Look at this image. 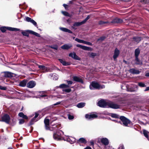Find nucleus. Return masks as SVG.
<instances>
[{"mask_svg":"<svg viewBox=\"0 0 149 149\" xmlns=\"http://www.w3.org/2000/svg\"><path fill=\"white\" fill-rule=\"evenodd\" d=\"M38 67L40 69L42 70L43 72H48L49 70L47 67L43 65H38Z\"/></svg>","mask_w":149,"mask_h":149,"instance_id":"4468645a","label":"nucleus"},{"mask_svg":"<svg viewBox=\"0 0 149 149\" xmlns=\"http://www.w3.org/2000/svg\"><path fill=\"white\" fill-rule=\"evenodd\" d=\"M130 72L133 74H139L140 72L138 70H136L134 69H132L130 70Z\"/></svg>","mask_w":149,"mask_h":149,"instance_id":"412c9836","label":"nucleus"},{"mask_svg":"<svg viewBox=\"0 0 149 149\" xmlns=\"http://www.w3.org/2000/svg\"><path fill=\"white\" fill-rule=\"evenodd\" d=\"M86 44L88 45H92V44L91 43L89 42H87Z\"/></svg>","mask_w":149,"mask_h":149,"instance_id":"6e6d98bb","label":"nucleus"},{"mask_svg":"<svg viewBox=\"0 0 149 149\" xmlns=\"http://www.w3.org/2000/svg\"><path fill=\"white\" fill-rule=\"evenodd\" d=\"M138 85L141 87H144L146 86L145 84L142 82L139 83H138Z\"/></svg>","mask_w":149,"mask_h":149,"instance_id":"e433bc0d","label":"nucleus"},{"mask_svg":"<svg viewBox=\"0 0 149 149\" xmlns=\"http://www.w3.org/2000/svg\"><path fill=\"white\" fill-rule=\"evenodd\" d=\"M84 149H92L89 146H87L84 148Z\"/></svg>","mask_w":149,"mask_h":149,"instance_id":"13d9d810","label":"nucleus"},{"mask_svg":"<svg viewBox=\"0 0 149 149\" xmlns=\"http://www.w3.org/2000/svg\"><path fill=\"white\" fill-rule=\"evenodd\" d=\"M111 116L112 117L114 118H118V116L117 115L115 114H114V113H111Z\"/></svg>","mask_w":149,"mask_h":149,"instance_id":"4c0bfd02","label":"nucleus"},{"mask_svg":"<svg viewBox=\"0 0 149 149\" xmlns=\"http://www.w3.org/2000/svg\"><path fill=\"white\" fill-rule=\"evenodd\" d=\"M97 104L98 106L103 107H108L113 109H117L119 108L120 107V106L112 102L107 103L104 100L99 101Z\"/></svg>","mask_w":149,"mask_h":149,"instance_id":"f257e3e1","label":"nucleus"},{"mask_svg":"<svg viewBox=\"0 0 149 149\" xmlns=\"http://www.w3.org/2000/svg\"><path fill=\"white\" fill-rule=\"evenodd\" d=\"M90 18V16H88L83 21V22H84V23L87 21V20H88Z\"/></svg>","mask_w":149,"mask_h":149,"instance_id":"09e8293b","label":"nucleus"},{"mask_svg":"<svg viewBox=\"0 0 149 149\" xmlns=\"http://www.w3.org/2000/svg\"><path fill=\"white\" fill-rule=\"evenodd\" d=\"M62 14L65 16H69V14L67 12L65 11H62Z\"/></svg>","mask_w":149,"mask_h":149,"instance_id":"a19ab883","label":"nucleus"},{"mask_svg":"<svg viewBox=\"0 0 149 149\" xmlns=\"http://www.w3.org/2000/svg\"><path fill=\"white\" fill-rule=\"evenodd\" d=\"M78 141L79 143H86V141L85 139L83 138L79 139L78 140Z\"/></svg>","mask_w":149,"mask_h":149,"instance_id":"cd10ccee","label":"nucleus"},{"mask_svg":"<svg viewBox=\"0 0 149 149\" xmlns=\"http://www.w3.org/2000/svg\"><path fill=\"white\" fill-rule=\"evenodd\" d=\"M143 134L144 135V136L146 137L148 139V132H147L145 130H144L143 131Z\"/></svg>","mask_w":149,"mask_h":149,"instance_id":"c9c22d12","label":"nucleus"},{"mask_svg":"<svg viewBox=\"0 0 149 149\" xmlns=\"http://www.w3.org/2000/svg\"><path fill=\"white\" fill-rule=\"evenodd\" d=\"M119 54V51L117 48H116L115 50L114 54L113 56V58L114 61L116 60V58L118 56Z\"/></svg>","mask_w":149,"mask_h":149,"instance_id":"f8f14e48","label":"nucleus"},{"mask_svg":"<svg viewBox=\"0 0 149 149\" xmlns=\"http://www.w3.org/2000/svg\"><path fill=\"white\" fill-rule=\"evenodd\" d=\"M148 90H149V86L146 87V89L144 90L145 91H147Z\"/></svg>","mask_w":149,"mask_h":149,"instance_id":"052dcab7","label":"nucleus"},{"mask_svg":"<svg viewBox=\"0 0 149 149\" xmlns=\"http://www.w3.org/2000/svg\"><path fill=\"white\" fill-rule=\"evenodd\" d=\"M60 103H61V102H56V103L54 104V105H57L60 104Z\"/></svg>","mask_w":149,"mask_h":149,"instance_id":"4d7b16f0","label":"nucleus"},{"mask_svg":"<svg viewBox=\"0 0 149 149\" xmlns=\"http://www.w3.org/2000/svg\"><path fill=\"white\" fill-rule=\"evenodd\" d=\"M10 119L9 116L7 114L4 115L2 117V121L7 123H9Z\"/></svg>","mask_w":149,"mask_h":149,"instance_id":"39448f33","label":"nucleus"},{"mask_svg":"<svg viewBox=\"0 0 149 149\" xmlns=\"http://www.w3.org/2000/svg\"><path fill=\"white\" fill-rule=\"evenodd\" d=\"M69 87V86L68 85H67L65 84H61L59 87L61 88H66L68 87Z\"/></svg>","mask_w":149,"mask_h":149,"instance_id":"c756f323","label":"nucleus"},{"mask_svg":"<svg viewBox=\"0 0 149 149\" xmlns=\"http://www.w3.org/2000/svg\"><path fill=\"white\" fill-rule=\"evenodd\" d=\"M75 40L78 42L82 43L83 40H80L78 38H76L75 39Z\"/></svg>","mask_w":149,"mask_h":149,"instance_id":"58836bf2","label":"nucleus"},{"mask_svg":"<svg viewBox=\"0 0 149 149\" xmlns=\"http://www.w3.org/2000/svg\"><path fill=\"white\" fill-rule=\"evenodd\" d=\"M24 120L23 119H22L19 120V123L20 124H23V123H24Z\"/></svg>","mask_w":149,"mask_h":149,"instance_id":"c03bdc74","label":"nucleus"},{"mask_svg":"<svg viewBox=\"0 0 149 149\" xmlns=\"http://www.w3.org/2000/svg\"><path fill=\"white\" fill-rule=\"evenodd\" d=\"M18 116L20 117L25 119H27L28 118V117L25 115L22 112L19 113L18 114Z\"/></svg>","mask_w":149,"mask_h":149,"instance_id":"4be33fe9","label":"nucleus"},{"mask_svg":"<svg viewBox=\"0 0 149 149\" xmlns=\"http://www.w3.org/2000/svg\"><path fill=\"white\" fill-rule=\"evenodd\" d=\"M97 117V116L95 114H92L90 115L86 114L85 115V117L87 119H92Z\"/></svg>","mask_w":149,"mask_h":149,"instance_id":"1a4fd4ad","label":"nucleus"},{"mask_svg":"<svg viewBox=\"0 0 149 149\" xmlns=\"http://www.w3.org/2000/svg\"><path fill=\"white\" fill-rule=\"evenodd\" d=\"M72 46V44H65L61 47V48L64 49H68L70 48Z\"/></svg>","mask_w":149,"mask_h":149,"instance_id":"dca6fc26","label":"nucleus"},{"mask_svg":"<svg viewBox=\"0 0 149 149\" xmlns=\"http://www.w3.org/2000/svg\"><path fill=\"white\" fill-rule=\"evenodd\" d=\"M140 52V49L139 48L136 49L135 51V57H138Z\"/></svg>","mask_w":149,"mask_h":149,"instance_id":"b1692460","label":"nucleus"},{"mask_svg":"<svg viewBox=\"0 0 149 149\" xmlns=\"http://www.w3.org/2000/svg\"><path fill=\"white\" fill-rule=\"evenodd\" d=\"M71 91V90L70 88H63V91L65 92L66 93H70Z\"/></svg>","mask_w":149,"mask_h":149,"instance_id":"473e14b6","label":"nucleus"},{"mask_svg":"<svg viewBox=\"0 0 149 149\" xmlns=\"http://www.w3.org/2000/svg\"><path fill=\"white\" fill-rule=\"evenodd\" d=\"M44 123L45 125V128L46 130H53L51 127H49V120L48 119L45 118L44 120Z\"/></svg>","mask_w":149,"mask_h":149,"instance_id":"423d86ee","label":"nucleus"},{"mask_svg":"<svg viewBox=\"0 0 149 149\" xmlns=\"http://www.w3.org/2000/svg\"><path fill=\"white\" fill-rule=\"evenodd\" d=\"M58 60L59 61L64 65H70V63L69 62H66L64 60L59 59Z\"/></svg>","mask_w":149,"mask_h":149,"instance_id":"f3484780","label":"nucleus"},{"mask_svg":"<svg viewBox=\"0 0 149 149\" xmlns=\"http://www.w3.org/2000/svg\"><path fill=\"white\" fill-rule=\"evenodd\" d=\"M53 126H54L53 128H55L57 126L56 125H53Z\"/></svg>","mask_w":149,"mask_h":149,"instance_id":"338daca9","label":"nucleus"},{"mask_svg":"<svg viewBox=\"0 0 149 149\" xmlns=\"http://www.w3.org/2000/svg\"><path fill=\"white\" fill-rule=\"evenodd\" d=\"M96 56V54L93 53H91L90 54V56L91 57H94Z\"/></svg>","mask_w":149,"mask_h":149,"instance_id":"a18cd8bd","label":"nucleus"},{"mask_svg":"<svg viewBox=\"0 0 149 149\" xmlns=\"http://www.w3.org/2000/svg\"><path fill=\"white\" fill-rule=\"evenodd\" d=\"M33 35L38 37H40V34L39 33L36 32H35Z\"/></svg>","mask_w":149,"mask_h":149,"instance_id":"8fccbe9b","label":"nucleus"},{"mask_svg":"<svg viewBox=\"0 0 149 149\" xmlns=\"http://www.w3.org/2000/svg\"><path fill=\"white\" fill-rule=\"evenodd\" d=\"M146 76L147 77H149V72H148L146 73Z\"/></svg>","mask_w":149,"mask_h":149,"instance_id":"e2e57ef3","label":"nucleus"},{"mask_svg":"<svg viewBox=\"0 0 149 149\" xmlns=\"http://www.w3.org/2000/svg\"><path fill=\"white\" fill-rule=\"evenodd\" d=\"M56 76V77L55 78H54V80H56L58 79V77L56 74H53L52 75V77H54V76Z\"/></svg>","mask_w":149,"mask_h":149,"instance_id":"49530a36","label":"nucleus"},{"mask_svg":"<svg viewBox=\"0 0 149 149\" xmlns=\"http://www.w3.org/2000/svg\"><path fill=\"white\" fill-rule=\"evenodd\" d=\"M135 63L136 64L140 65L142 64V62L139 60L138 57H135Z\"/></svg>","mask_w":149,"mask_h":149,"instance_id":"393cba45","label":"nucleus"},{"mask_svg":"<svg viewBox=\"0 0 149 149\" xmlns=\"http://www.w3.org/2000/svg\"><path fill=\"white\" fill-rule=\"evenodd\" d=\"M90 88L91 90L95 89H100L105 88V86L104 85H101L97 82L93 81L90 85Z\"/></svg>","mask_w":149,"mask_h":149,"instance_id":"f03ea898","label":"nucleus"},{"mask_svg":"<svg viewBox=\"0 0 149 149\" xmlns=\"http://www.w3.org/2000/svg\"><path fill=\"white\" fill-rule=\"evenodd\" d=\"M90 143L91 145L93 146L94 144V142L93 141H90Z\"/></svg>","mask_w":149,"mask_h":149,"instance_id":"5fc2aeb1","label":"nucleus"},{"mask_svg":"<svg viewBox=\"0 0 149 149\" xmlns=\"http://www.w3.org/2000/svg\"><path fill=\"white\" fill-rule=\"evenodd\" d=\"M38 116V113H36L35 116L34 117L32 118L31 121V124H33V123L34 122H35L37 121H38L39 119L38 118H37Z\"/></svg>","mask_w":149,"mask_h":149,"instance_id":"ddd939ff","label":"nucleus"},{"mask_svg":"<svg viewBox=\"0 0 149 149\" xmlns=\"http://www.w3.org/2000/svg\"><path fill=\"white\" fill-rule=\"evenodd\" d=\"M69 56L72 58L78 60H80V58H79L77 55L75 53L73 52L70 53Z\"/></svg>","mask_w":149,"mask_h":149,"instance_id":"6e6552de","label":"nucleus"},{"mask_svg":"<svg viewBox=\"0 0 149 149\" xmlns=\"http://www.w3.org/2000/svg\"><path fill=\"white\" fill-rule=\"evenodd\" d=\"M0 89L3 90H6V87L0 86Z\"/></svg>","mask_w":149,"mask_h":149,"instance_id":"de8ad7c7","label":"nucleus"},{"mask_svg":"<svg viewBox=\"0 0 149 149\" xmlns=\"http://www.w3.org/2000/svg\"><path fill=\"white\" fill-rule=\"evenodd\" d=\"M36 83L35 81H29L27 84V86L29 88H33L36 85Z\"/></svg>","mask_w":149,"mask_h":149,"instance_id":"9d476101","label":"nucleus"},{"mask_svg":"<svg viewBox=\"0 0 149 149\" xmlns=\"http://www.w3.org/2000/svg\"><path fill=\"white\" fill-rule=\"evenodd\" d=\"M27 83V81L24 80L20 82L19 85L20 86L24 87L26 86Z\"/></svg>","mask_w":149,"mask_h":149,"instance_id":"5701e85b","label":"nucleus"},{"mask_svg":"<svg viewBox=\"0 0 149 149\" xmlns=\"http://www.w3.org/2000/svg\"><path fill=\"white\" fill-rule=\"evenodd\" d=\"M22 34H23V35L28 36L29 35V33L26 31H22Z\"/></svg>","mask_w":149,"mask_h":149,"instance_id":"f704fd0d","label":"nucleus"},{"mask_svg":"<svg viewBox=\"0 0 149 149\" xmlns=\"http://www.w3.org/2000/svg\"><path fill=\"white\" fill-rule=\"evenodd\" d=\"M84 23V22H83V21H82L80 22H75L74 24V26H78Z\"/></svg>","mask_w":149,"mask_h":149,"instance_id":"7c9ffc66","label":"nucleus"},{"mask_svg":"<svg viewBox=\"0 0 149 149\" xmlns=\"http://www.w3.org/2000/svg\"><path fill=\"white\" fill-rule=\"evenodd\" d=\"M122 20L118 18H116L114 19V22L119 23L122 22Z\"/></svg>","mask_w":149,"mask_h":149,"instance_id":"2f4dec72","label":"nucleus"},{"mask_svg":"<svg viewBox=\"0 0 149 149\" xmlns=\"http://www.w3.org/2000/svg\"><path fill=\"white\" fill-rule=\"evenodd\" d=\"M76 46L80 47V48L84 50H89L90 48L85 46L77 44L76 45Z\"/></svg>","mask_w":149,"mask_h":149,"instance_id":"aec40b11","label":"nucleus"},{"mask_svg":"<svg viewBox=\"0 0 149 149\" xmlns=\"http://www.w3.org/2000/svg\"><path fill=\"white\" fill-rule=\"evenodd\" d=\"M63 6L65 8H66L67 7V5L65 4H63Z\"/></svg>","mask_w":149,"mask_h":149,"instance_id":"0e129e2a","label":"nucleus"},{"mask_svg":"<svg viewBox=\"0 0 149 149\" xmlns=\"http://www.w3.org/2000/svg\"><path fill=\"white\" fill-rule=\"evenodd\" d=\"M85 105L84 103H80L77 105V107L79 108H81L84 107Z\"/></svg>","mask_w":149,"mask_h":149,"instance_id":"bb28decb","label":"nucleus"},{"mask_svg":"<svg viewBox=\"0 0 149 149\" xmlns=\"http://www.w3.org/2000/svg\"><path fill=\"white\" fill-rule=\"evenodd\" d=\"M7 27H1L0 28V30L2 32H4L6 31L7 29H8Z\"/></svg>","mask_w":149,"mask_h":149,"instance_id":"72a5a7b5","label":"nucleus"},{"mask_svg":"<svg viewBox=\"0 0 149 149\" xmlns=\"http://www.w3.org/2000/svg\"><path fill=\"white\" fill-rule=\"evenodd\" d=\"M30 33H31L32 34H34V33H35V32L33 31H28Z\"/></svg>","mask_w":149,"mask_h":149,"instance_id":"864d4df0","label":"nucleus"},{"mask_svg":"<svg viewBox=\"0 0 149 149\" xmlns=\"http://www.w3.org/2000/svg\"><path fill=\"white\" fill-rule=\"evenodd\" d=\"M14 74L9 72H4V76L6 77H12L13 76Z\"/></svg>","mask_w":149,"mask_h":149,"instance_id":"2eb2a0df","label":"nucleus"},{"mask_svg":"<svg viewBox=\"0 0 149 149\" xmlns=\"http://www.w3.org/2000/svg\"><path fill=\"white\" fill-rule=\"evenodd\" d=\"M30 22L32 23L35 26H37L36 22L33 20L32 19Z\"/></svg>","mask_w":149,"mask_h":149,"instance_id":"ea45409f","label":"nucleus"},{"mask_svg":"<svg viewBox=\"0 0 149 149\" xmlns=\"http://www.w3.org/2000/svg\"><path fill=\"white\" fill-rule=\"evenodd\" d=\"M68 84H71L72 83V81H67Z\"/></svg>","mask_w":149,"mask_h":149,"instance_id":"3c124183","label":"nucleus"},{"mask_svg":"<svg viewBox=\"0 0 149 149\" xmlns=\"http://www.w3.org/2000/svg\"><path fill=\"white\" fill-rule=\"evenodd\" d=\"M87 42V41H85L84 44H86Z\"/></svg>","mask_w":149,"mask_h":149,"instance_id":"774afa93","label":"nucleus"},{"mask_svg":"<svg viewBox=\"0 0 149 149\" xmlns=\"http://www.w3.org/2000/svg\"><path fill=\"white\" fill-rule=\"evenodd\" d=\"M66 139V140L71 144L73 143L76 141L75 138L72 136L67 137Z\"/></svg>","mask_w":149,"mask_h":149,"instance_id":"9b49d317","label":"nucleus"},{"mask_svg":"<svg viewBox=\"0 0 149 149\" xmlns=\"http://www.w3.org/2000/svg\"><path fill=\"white\" fill-rule=\"evenodd\" d=\"M8 30L10 31H19L20 30V29H19L17 28H12L10 27H7Z\"/></svg>","mask_w":149,"mask_h":149,"instance_id":"a878e982","label":"nucleus"},{"mask_svg":"<svg viewBox=\"0 0 149 149\" xmlns=\"http://www.w3.org/2000/svg\"><path fill=\"white\" fill-rule=\"evenodd\" d=\"M98 141H100L103 144L105 145H108L109 143L108 139L106 138H99Z\"/></svg>","mask_w":149,"mask_h":149,"instance_id":"0eeeda50","label":"nucleus"},{"mask_svg":"<svg viewBox=\"0 0 149 149\" xmlns=\"http://www.w3.org/2000/svg\"><path fill=\"white\" fill-rule=\"evenodd\" d=\"M105 22H100V24H103Z\"/></svg>","mask_w":149,"mask_h":149,"instance_id":"69168bd1","label":"nucleus"},{"mask_svg":"<svg viewBox=\"0 0 149 149\" xmlns=\"http://www.w3.org/2000/svg\"><path fill=\"white\" fill-rule=\"evenodd\" d=\"M133 40L134 41L138 43L141 41V39L140 37H137L136 38H133Z\"/></svg>","mask_w":149,"mask_h":149,"instance_id":"c85d7f7f","label":"nucleus"},{"mask_svg":"<svg viewBox=\"0 0 149 149\" xmlns=\"http://www.w3.org/2000/svg\"><path fill=\"white\" fill-rule=\"evenodd\" d=\"M63 132L61 130H58L53 134L54 139L56 140H60L63 139L62 135Z\"/></svg>","mask_w":149,"mask_h":149,"instance_id":"7ed1b4c3","label":"nucleus"},{"mask_svg":"<svg viewBox=\"0 0 149 149\" xmlns=\"http://www.w3.org/2000/svg\"><path fill=\"white\" fill-rule=\"evenodd\" d=\"M68 118L69 120H72L74 118V117L73 116L71 115L70 114H68Z\"/></svg>","mask_w":149,"mask_h":149,"instance_id":"79ce46f5","label":"nucleus"},{"mask_svg":"<svg viewBox=\"0 0 149 149\" xmlns=\"http://www.w3.org/2000/svg\"><path fill=\"white\" fill-rule=\"evenodd\" d=\"M119 148H120V149H124L123 146L121 145Z\"/></svg>","mask_w":149,"mask_h":149,"instance_id":"680f3d73","label":"nucleus"},{"mask_svg":"<svg viewBox=\"0 0 149 149\" xmlns=\"http://www.w3.org/2000/svg\"><path fill=\"white\" fill-rule=\"evenodd\" d=\"M59 29L61 30L63 32H68L69 33H72V31H71L70 30L66 28L61 27L59 28Z\"/></svg>","mask_w":149,"mask_h":149,"instance_id":"6ab92c4d","label":"nucleus"},{"mask_svg":"<svg viewBox=\"0 0 149 149\" xmlns=\"http://www.w3.org/2000/svg\"><path fill=\"white\" fill-rule=\"evenodd\" d=\"M73 79L74 80L76 81L79 82L81 83H83V81L79 77L77 76H74L73 77Z\"/></svg>","mask_w":149,"mask_h":149,"instance_id":"a211bd4d","label":"nucleus"},{"mask_svg":"<svg viewBox=\"0 0 149 149\" xmlns=\"http://www.w3.org/2000/svg\"><path fill=\"white\" fill-rule=\"evenodd\" d=\"M104 37H102L100 38H99L98 40V41H99V40H104Z\"/></svg>","mask_w":149,"mask_h":149,"instance_id":"603ef678","label":"nucleus"},{"mask_svg":"<svg viewBox=\"0 0 149 149\" xmlns=\"http://www.w3.org/2000/svg\"><path fill=\"white\" fill-rule=\"evenodd\" d=\"M51 47L55 49H58V47L57 46H56L54 47Z\"/></svg>","mask_w":149,"mask_h":149,"instance_id":"bf43d9fd","label":"nucleus"},{"mask_svg":"<svg viewBox=\"0 0 149 149\" xmlns=\"http://www.w3.org/2000/svg\"><path fill=\"white\" fill-rule=\"evenodd\" d=\"M120 119L123 122V124L125 126H128V125L130 123V121L124 116H122L120 117Z\"/></svg>","mask_w":149,"mask_h":149,"instance_id":"20e7f679","label":"nucleus"},{"mask_svg":"<svg viewBox=\"0 0 149 149\" xmlns=\"http://www.w3.org/2000/svg\"><path fill=\"white\" fill-rule=\"evenodd\" d=\"M31 19H32L31 18L29 17H26L25 19L28 22H30Z\"/></svg>","mask_w":149,"mask_h":149,"instance_id":"37998d69","label":"nucleus"}]
</instances>
